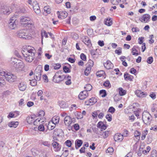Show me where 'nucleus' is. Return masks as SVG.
<instances>
[{
    "mask_svg": "<svg viewBox=\"0 0 157 157\" xmlns=\"http://www.w3.org/2000/svg\"><path fill=\"white\" fill-rule=\"evenodd\" d=\"M83 142L82 140L77 139L75 141V147L76 149L80 147L82 145Z\"/></svg>",
    "mask_w": 157,
    "mask_h": 157,
    "instance_id": "21",
    "label": "nucleus"
},
{
    "mask_svg": "<svg viewBox=\"0 0 157 157\" xmlns=\"http://www.w3.org/2000/svg\"><path fill=\"white\" fill-rule=\"evenodd\" d=\"M30 82V84L32 86H35L36 85L37 82L36 80H37L35 78L34 79H33Z\"/></svg>",
    "mask_w": 157,
    "mask_h": 157,
    "instance_id": "37",
    "label": "nucleus"
},
{
    "mask_svg": "<svg viewBox=\"0 0 157 157\" xmlns=\"http://www.w3.org/2000/svg\"><path fill=\"white\" fill-rule=\"evenodd\" d=\"M150 18V16L149 14H146L143 15L141 18V22H146L149 21V19Z\"/></svg>",
    "mask_w": 157,
    "mask_h": 157,
    "instance_id": "19",
    "label": "nucleus"
},
{
    "mask_svg": "<svg viewBox=\"0 0 157 157\" xmlns=\"http://www.w3.org/2000/svg\"><path fill=\"white\" fill-rule=\"evenodd\" d=\"M20 22L22 24L26 25V26L29 25H32L33 24V22L31 20L30 17L26 16H21L20 17Z\"/></svg>",
    "mask_w": 157,
    "mask_h": 157,
    "instance_id": "4",
    "label": "nucleus"
},
{
    "mask_svg": "<svg viewBox=\"0 0 157 157\" xmlns=\"http://www.w3.org/2000/svg\"><path fill=\"white\" fill-rule=\"evenodd\" d=\"M63 69V71L65 73H69L71 72L70 70L66 66H64Z\"/></svg>",
    "mask_w": 157,
    "mask_h": 157,
    "instance_id": "41",
    "label": "nucleus"
},
{
    "mask_svg": "<svg viewBox=\"0 0 157 157\" xmlns=\"http://www.w3.org/2000/svg\"><path fill=\"white\" fill-rule=\"evenodd\" d=\"M100 94H102L101 97H105L107 95L106 91L105 90H102L100 91Z\"/></svg>",
    "mask_w": 157,
    "mask_h": 157,
    "instance_id": "39",
    "label": "nucleus"
},
{
    "mask_svg": "<svg viewBox=\"0 0 157 157\" xmlns=\"http://www.w3.org/2000/svg\"><path fill=\"white\" fill-rule=\"evenodd\" d=\"M52 125L51 123H49L48 124V128L49 130H52L56 126V124L52 123Z\"/></svg>",
    "mask_w": 157,
    "mask_h": 157,
    "instance_id": "32",
    "label": "nucleus"
},
{
    "mask_svg": "<svg viewBox=\"0 0 157 157\" xmlns=\"http://www.w3.org/2000/svg\"><path fill=\"white\" fill-rule=\"evenodd\" d=\"M34 116V117H27L26 120L27 122L29 124H32L33 123Z\"/></svg>",
    "mask_w": 157,
    "mask_h": 157,
    "instance_id": "24",
    "label": "nucleus"
},
{
    "mask_svg": "<svg viewBox=\"0 0 157 157\" xmlns=\"http://www.w3.org/2000/svg\"><path fill=\"white\" fill-rule=\"evenodd\" d=\"M59 105L60 106L63 108L67 107L68 106L66 104L64 101H61L60 102Z\"/></svg>",
    "mask_w": 157,
    "mask_h": 157,
    "instance_id": "35",
    "label": "nucleus"
},
{
    "mask_svg": "<svg viewBox=\"0 0 157 157\" xmlns=\"http://www.w3.org/2000/svg\"><path fill=\"white\" fill-rule=\"evenodd\" d=\"M9 82H13L16 78V76L10 73H7L4 75V77Z\"/></svg>",
    "mask_w": 157,
    "mask_h": 157,
    "instance_id": "6",
    "label": "nucleus"
},
{
    "mask_svg": "<svg viewBox=\"0 0 157 157\" xmlns=\"http://www.w3.org/2000/svg\"><path fill=\"white\" fill-rule=\"evenodd\" d=\"M71 36L74 39H77L78 38V34L74 33H72Z\"/></svg>",
    "mask_w": 157,
    "mask_h": 157,
    "instance_id": "54",
    "label": "nucleus"
},
{
    "mask_svg": "<svg viewBox=\"0 0 157 157\" xmlns=\"http://www.w3.org/2000/svg\"><path fill=\"white\" fill-rule=\"evenodd\" d=\"M84 88L86 90L85 91L87 92L88 91H90L92 89V87L90 84H86Z\"/></svg>",
    "mask_w": 157,
    "mask_h": 157,
    "instance_id": "33",
    "label": "nucleus"
},
{
    "mask_svg": "<svg viewBox=\"0 0 157 157\" xmlns=\"http://www.w3.org/2000/svg\"><path fill=\"white\" fill-rule=\"evenodd\" d=\"M44 115V112L43 111H40L38 113V116L43 117Z\"/></svg>",
    "mask_w": 157,
    "mask_h": 157,
    "instance_id": "60",
    "label": "nucleus"
},
{
    "mask_svg": "<svg viewBox=\"0 0 157 157\" xmlns=\"http://www.w3.org/2000/svg\"><path fill=\"white\" fill-rule=\"evenodd\" d=\"M140 133L137 131H136L134 133V136L138 137L139 136L140 137Z\"/></svg>",
    "mask_w": 157,
    "mask_h": 157,
    "instance_id": "56",
    "label": "nucleus"
},
{
    "mask_svg": "<svg viewBox=\"0 0 157 157\" xmlns=\"http://www.w3.org/2000/svg\"><path fill=\"white\" fill-rule=\"evenodd\" d=\"M88 96L87 92L86 91L81 92L78 96V98L80 100H83L86 98Z\"/></svg>",
    "mask_w": 157,
    "mask_h": 157,
    "instance_id": "16",
    "label": "nucleus"
},
{
    "mask_svg": "<svg viewBox=\"0 0 157 157\" xmlns=\"http://www.w3.org/2000/svg\"><path fill=\"white\" fill-rule=\"evenodd\" d=\"M17 21H16L15 19H12L11 20H10L8 25L9 28L11 29H15L17 27Z\"/></svg>",
    "mask_w": 157,
    "mask_h": 157,
    "instance_id": "8",
    "label": "nucleus"
},
{
    "mask_svg": "<svg viewBox=\"0 0 157 157\" xmlns=\"http://www.w3.org/2000/svg\"><path fill=\"white\" fill-rule=\"evenodd\" d=\"M106 151L108 152L111 153L113 151V149L112 147H109L107 149Z\"/></svg>",
    "mask_w": 157,
    "mask_h": 157,
    "instance_id": "64",
    "label": "nucleus"
},
{
    "mask_svg": "<svg viewBox=\"0 0 157 157\" xmlns=\"http://www.w3.org/2000/svg\"><path fill=\"white\" fill-rule=\"evenodd\" d=\"M17 36L19 38L25 39H30L31 36L29 35L28 30L25 29H21L17 32Z\"/></svg>",
    "mask_w": 157,
    "mask_h": 157,
    "instance_id": "2",
    "label": "nucleus"
},
{
    "mask_svg": "<svg viewBox=\"0 0 157 157\" xmlns=\"http://www.w3.org/2000/svg\"><path fill=\"white\" fill-rule=\"evenodd\" d=\"M59 118L58 117H53L52 120V123L55 124L59 122Z\"/></svg>",
    "mask_w": 157,
    "mask_h": 157,
    "instance_id": "27",
    "label": "nucleus"
},
{
    "mask_svg": "<svg viewBox=\"0 0 157 157\" xmlns=\"http://www.w3.org/2000/svg\"><path fill=\"white\" fill-rule=\"evenodd\" d=\"M135 94L138 97L142 98L145 97L147 95V93H144L139 90H136L135 91Z\"/></svg>",
    "mask_w": 157,
    "mask_h": 157,
    "instance_id": "14",
    "label": "nucleus"
},
{
    "mask_svg": "<svg viewBox=\"0 0 157 157\" xmlns=\"http://www.w3.org/2000/svg\"><path fill=\"white\" fill-rule=\"evenodd\" d=\"M64 122L65 125L70 126L72 122L71 118L69 116H66L64 119Z\"/></svg>",
    "mask_w": 157,
    "mask_h": 157,
    "instance_id": "17",
    "label": "nucleus"
},
{
    "mask_svg": "<svg viewBox=\"0 0 157 157\" xmlns=\"http://www.w3.org/2000/svg\"><path fill=\"white\" fill-rule=\"evenodd\" d=\"M57 14L58 15V17L61 19H63L67 17L68 13L66 12H57Z\"/></svg>",
    "mask_w": 157,
    "mask_h": 157,
    "instance_id": "15",
    "label": "nucleus"
},
{
    "mask_svg": "<svg viewBox=\"0 0 157 157\" xmlns=\"http://www.w3.org/2000/svg\"><path fill=\"white\" fill-rule=\"evenodd\" d=\"M1 13L4 14L9 15L12 12V10L10 8L6 6H3L1 8Z\"/></svg>",
    "mask_w": 157,
    "mask_h": 157,
    "instance_id": "10",
    "label": "nucleus"
},
{
    "mask_svg": "<svg viewBox=\"0 0 157 157\" xmlns=\"http://www.w3.org/2000/svg\"><path fill=\"white\" fill-rule=\"evenodd\" d=\"M44 10L45 12H46L48 14H49L51 13V9L48 6H44Z\"/></svg>",
    "mask_w": 157,
    "mask_h": 157,
    "instance_id": "42",
    "label": "nucleus"
},
{
    "mask_svg": "<svg viewBox=\"0 0 157 157\" xmlns=\"http://www.w3.org/2000/svg\"><path fill=\"white\" fill-rule=\"evenodd\" d=\"M77 118L78 119H81L83 117V115L80 113H77Z\"/></svg>",
    "mask_w": 157,
    "mask_h": 157,
    "instance_id": "57",
    "label": "nucleus"
},
{
    "mask_svg": "<svg viewBox=\"0 0 157 157\" xmlns=\"http://www.w3.org/2000/svg\"><path fill=\"white\" fill-rule=\"evenodd\" d=\"M65 143L66 145L68 147H70L71 146L72 143L71 141L70 140H67Z\"/></svg>",
    "mask_w": 157,
    "mask_h": 157,
    "instance_id": "46",
    "label": "nucleus"
},
{
    "mask_svg": "<svg viewBox=\"0 0 157 157\" xmlns=\"http://www.w3.org/2000/svg\"><path fill=\"white\" fill-rule=\"evenodd\" d=\"M132 53L133 55L137 56L139 55L138 53L136 52H137V50L136 49L135 47L134 46V47H133V48H132Z\"/></svg>",
    "mask_w": 157,
    "mask_h": 157,
    "instance_id": "34",
    "label": "nucleus"
},
{
    "mask_svg": "<svg viewBox=\"0 0 157 157\" xmlns=\"http://www.w3.org/2000/svg\"><path fill=\"white\" fill-rule=\"evenodd\" d=\"M19 89L21 91L25 90L27 87L26 83L24 82H21L18 85Z\"/></svg>",
    "mask_w": 157,
    "mask_h": 157,
    "instance_id": "13",
    "label": "nucleus"
},
{
    "mask_svg": "<svg viewBox=\"0 0 157 157\" xmlns=\"http://www.w3.org/2000/svg\"><path fill=\"white\" fill-rule=\"evenodd\" d=\"M103 122L100 121L98 122L97 124V127L98 128H100V127L103 125Z\"/></svg>",
    "mask_w": 157,
    "mask_h": 157,
    "instance_id": "63",
    "label": "nucleus"
},
{
    "mask_svg": "<svg viewBox=\"0 0 157 157\" xmlns=\"http://www.w3.org/2000/svg\"><path fill=\"white\" fill-rule=\"evenodd\" d=\"M34 50L30 48L29 46L23 48L21 52L25 60L27 62H31L34 58L35 54L33 52Z\"/></svg>",
    "mask_w": 157,
    "mask_h": 157,
    "instance_id": "1",
    "label": "nucleus"
},
{
    "mask_svg": "<svg viewBox=\"0 0 157 157\" xmlns=\"http://www.w3.org/2000/svg\"><path fill=\"white\" fill-rule=\"evenodd\" d=\"M109 134V132L108 131H105L103 132L102 135L104 138H106L108 136Z\"/></svg>",
    "mask_w": 157,
    "mask_h": 157,
    "instance_id": "44",
    "label": "nucleus"
},
{
    "mask_svg": "<svg viewBox=\"0 0 157 157\" xmlns=\"http://www.w3.org/2000/svg\"><path fill=\"white\" fill-rule=\"evenodd\" d=\"M38 129L40 131H43L44 130V126L42 124L38 126Z\"/></svg>",
    "mask_w": 157,
    "mask_h": 157,
    "instance_id": "53",
    "label": "nucleus"
},
{
    "mask_svg": "<svg viewBox=\"0 0 157 157\" xmlns=\"http://www.w3.org/2000/svg\"><path fill=\"white\" fill-rule=\"evenodd\" d=\"M149 96L153 99H154L156 98V95L154 93H152L150 94Z\"/></svg>",
    "mask_w": 157,
    "mask_h": 157,
    "instance_id": "58",
    "label": "nucleus"
},
{
    "mask_svg": "<svg viewBox=\"0 0 157 157\" xmlns=\"http://www.w3.org/2000/svg\"><path fill=\"white\" fill-rule=\"evenodd\" d=\"M33 8L35 13L39 15L41 13V11L39 4L36 1H35L33 3Z\"/></svg>",
    "mask_w": 157,
    "mask_h": 157,
    "instance_id": "7",
    "label": "nucleus"
},
{
    "mask_svg": "<svg viewBox=\"0 0 157 157\" xmlns=\"http://www.w3.org/2000/svg\"><path fill=\"white\" fill-rule=\"evenodd\" d=\"M81 59L83 61H85L86 60V56L83 53H81L80 56Z\"/></svg>",
    "mask_w": 157,
    "mask_h": 157,
    "instance_id": "51",
    "label": "nucleus"
},
{
    "mask_svg": "<svg viewBox=\"0 0 157 157\" xmlns=\"http://www.w3.org/2000/svg\"><path fill=\"white\" fill-rule=\"evenodd\" d=\"M147 130L144 131V132H142L141 138L142 140H144L146 137V136L147 135Z\"/></svg>",
    "mask_w": 157,
    "mask_h": 157,
    "instance_id": "43",
    "label": "nucleus"
},
{
    "mask_svg": "<svg viewBox=\"0 0 157 157\" xmlns=\"http://www.w3.org/2000/svg\"><path fill=\"white\" fill-rule=\"evenodd\" d=\"M105 73V72L103 71H98L96 73V75L97 76L101 77Z\"/></svg>",
    "mask_w": 157,
    "mask_h": 157,
    "instance_id": "40",
    "label": "nucleus"
},
{
    "mask_svg": "<svg viewBox=\"0 0 157 157\" xmlns=\"http://www.w3.org/2000/svg\"><path fill=\"white\" fill-rule=\"evenodd\" d=\"M4 77H0V86H3L6 84V82L5 80Z\"/></svg>",
    "mask_w": 157,
    "mask_h": 157,
    "instance_id": "29",
    "label": "nucleus"
},
{
    "mask_svg": "<svg viewBox=\"0 0 157 157\" xmlns=\"http://www.w3.org/2000/svg\"><path fill=\"white\" fill-rule=\"evenodd\" d=\"M60 73V72H58L55 74L53 78L54 82L58 83L62 81L61 76L59 75Z\"/></svg>",
    "mask_w": 157,
    "mask_h": 157,
    "instance_id": "9",
    "label": "nucleus"
},
{
    "mask_svg": "<svg viewBox=\"0 0 157 157\" xmlns=\"http://www.w3.org/2000/svg\"><path fill=\"white\" fill-rule=\"evenodd\" d=\"M119 50H116L115 51V52L118 55L121 54L122 53L121 49V48H119Z\"/></svg>",
    "mask_w": 157,
    "mask_h": 157,
    "instance_id": "55",
    "label": "nucleus"
},
{
    "mask_svg": "<svg viewBox=\"0 0 157 157\" xmlns=\"http://www.w3.org/2000/svg\"><path fill=\"white\" fill-rule=\"evenodd\" d=\"M15 117V114L11 112H10L7 116V117L8 118H10L14 117Z\"/></svg>",
    "mask_w": 157,
    "mask_h": 157,
    "instance_id": "59",
    "label": "nucleus"
},
{
    "mask_svg": "<svg viewBox=\"0 0 157 157\" xmlns=\"http://www.w3.org/2000/svg\"><path fill=\"white\" fill-rule=\"evenodd\" d=\"M119 92L120 96L124 95L126 94V91L121 87L119 88Z\"/></svg>",
    "mask_w": 157,
    "mask_h": 157,
    "instance_id": "28",
    "label": "nucleus"
},
{
    "mask_svg": "<svg viewBox=\"0 0 157 157\" xmlns=\"http://www.w3.org/2000/svg\"><path fill=\"white\" fill-rule=\"evenodd\" d=\"M124 136L121 134L117 133L114 136V139L115 141L118 142H121L123 139Z\"/></svg>",
    "mask_w": 157,
    "mask_h": 157,
    "instance_id": "12",
    "label": "nucleus"
},
{
    "mask_svg": "<svg viewBox=\"0 0 157 157\" xmlns=\"http://www.w3.org/2000/svg\"><path fill=\"white\" fill-rule=\"evenodd\" d=\"M106 118L109 121H111L112 120V116L110 114H107L105 116Z\"/></svg>",
    "mask_w": 157,
    "mask_h": 157,
    "instance_id": "47",
    "label": "nucleus"
},
{
    "mask_svg": "<svg viewBox=\"0 0 157 157\" xmlns=\"http://www.w3.org/2000/svg\"><path fill=\"white\" fill-rule=\"evenodd\" d=\"M61 67V65L59 63L56 64V65L54 66L55 69H59Z\"/></svg>",
    "mask_w": 157,
    "mask_h": 157,
    "instance_id": "61",
    "label": "nucleus"
},
{
    "mask_svg": "<svg viewBox=\"0 0 157 157\" xmlns=\"http://www.w3.org/2000/svg\"><path fill=\"white\" fill-rule=\"evenodd\" d=\"M105 24L108 26H111L112 24V20L111 18H107L105 21Z\"/></svg>",
    "mask_w": 157,
    "mask_h": 157,
    "instance_id": "30",
    "label": "nucleus"
},
{
    "mask_svg": "<svg viewBox=\"0 0 157 157\" xmlns=\"http://www.w3.org/2000/svg\"><path fill=\"white\" fill-rule=\"evenodd\" d=\"M52 145L55 151H58L60 150L61 148V146L57 142L54 141L52 143Z\"/></svg>",
    "mask_w": 157,
    "mask_h": 157,
    "instance_id": "11",
    "label": "nucleus"
},
{
    "mask_svg": "<svg viewBox=\"0 0 157 157\" xmlns=\"http://www.w3.org/2000/svg\"><path fill=\"white\" fill-rule=\"evenodd\" d=\"M42 72V68L40 67H37L35 69L34 75L38 81H40V80Z\"/></svg>",
    "mask_w": 157,
    "mask_h": 157,
    "instance_id": "5",
    "label": "nucleus"
},
{
    "mask_svg": "<svg viewBox=\"0 0 157 157\" xmlns=\"http://www.w3.org/2000/svg\"><path fill=\"white\" fill-rule=\"evenodd\" d=\"M19 59L14 58H12L11 59V61L12 62V64H16L17 63V62L18 61Z\"/></svg>",
    "mask_w": 157,
    "mask_h": 157,
    "instance_id": "52",
    "label": "nucleus"
},
{
    "mask_svg": "<svg viewBox=\"0 0 157 157\" xmlns=\"http://www.w3.org/2000/svg\"><path fill=\"white\" fill-rule=\"evenodd\" d=\"M105 67L107 69H109L112 68L113 67V65L109 61H107L106 63L104 64Z\"/></svg>",
    "mask_w": 157,
    "mask_h": 157,
    "instance_id": "20",
    "label": "nucleus"
},
{
    "mask_svg": "<svg viewBox=\"0 0 157 157\" xmlns=\"http://www.w3.org/2000/svg\"><path fill=\"white\" fill-rule=\"evenodd\" d=\"M82 41L88 47H91L92 44L91 42V40L89 39L87 36H85L84 38L83 39Z\"/></svg>",
    "mask_w": 157,
    "mask_h": 157,
    "instance_id": "18",
    "label": "nucleus"
},
{
    "mask_svg": "<svg viewBox=\"0 0 157 157\" xmlns=\"http://www.w3.org/2000/svg\"><path fill=\"white\" fill-rule=\"evenodd\" d=\"M124 79L126 80H129L132 81L133 79V77L132 76L129 75L128 73H125L124 74Z\"/></svg>",
    "mask_w": 157,
    "mask_h": 157,
    "instance_id": "23",
    "label": "nucleus"
},
{
    "mask_svg": "<svg viewBox=\"0 0 157 157\" xmlns=\"http://www.w3.org/2000/svg\"><path fill=\"white\" fill-rule=\"evenodd\" d=\"M91 70V67H88L87 66V67L86 68L84 72L85 75H86L87 76L90 73Z\"/></svg>",
    "mask_w": 157,
    "mask_h": 157,
    "instance_id": "38",
    "label": "nucleus"
},
{
    "mask_svg": "<svg viewBox=\"0 0 157 157\" xmlns=\"http://www.w3.org/2000/svg\"><path fill=\"white\" fill-rule=\"evenodd\" d=\"M153 61V58L152 57H149L147 59V62L149 64H151Z\"/></svg>",
    "mask_w": 157,
    "mask_h": 157,
    "instance_id": "45",
    "label": "nucleus"
},
{
    "mask_svg": "<svg viewBox=\"0 0 157 157\" xmlns=\"http://www.w3.org/2000/svg\"><path fill=\"white\" fill-rule=\"evenodd\" d=\"M142 118L144 123L147 125H149L152 120L151 116L147 113H143Z\"/></svg>",
    "mask_w": 157,
    "mask_h": 157,
    "instance_id": "3",
    "label": "nucleus"
},
{
    "mask_svg": "<svg viewBox=\"0 0 157 157\" xmlns=\"http://www.w3.org/2000/svg\"><path fill=\"white\" fill-rule=\"evenodd\" d=\"M103 86L108 88H110L111 87V85L109 80H107L103 83Z\"/></svg>",
    "mask_w": 157,
    "mask_h": 157,
    "instance_id": "36",
    "label": "nucleus"
},
{
    "mask_svg": "<svg viewBox=\"0 0 157 157\" xmlns=\"http://www.w3.org/2000/svg\"><path fill=\"white\" fill-rule=\"evenodd\" d=\"M96 99L94 98H90L89 100V101L90 105H92L95 104L97 101Z\"/></svg>",
    "mask_w": 157,
    "mask_h": 157,
    "instance_id": "31",
    "label": "nucleus"
},
{
    "mask_svg": "<svg viewBox=\"0 0 157 157\" xmlns=\"http://www.w3.org/2000/svg\"><path fill=\"white\" fill-rule=\"evenodd\" d=\"M42 144L44 146H47L48 147H49L50 146V143H49L48 141H43L42 142Z\"/></svg>",
    "mask_w": 157,
    "mask_h": 157,
    "instance_id": "50",
    "label": "nucleus"
},
{
    "mask_svg": "<svg viewBox=\"0 0 157 157\" xmlns=\"http://www.w3.org/2000/svg\"><path fill=\"white\" fill-rule=\"evenodd\" d=\"M19 123L17 121H12L9 124V126L10 127L16 128L18 125Z\"/></svg>",
    "mask_w": 157,
    "mask_h": 157,
    "instance_id": "25",
    "label": "nucleus"
},
{
    "mask_svg": "<svg viewBox=\"0 0 157 157\" xmlns=\"http://www.w3.org/2000/svg\"><path fill=\"white\" fill-rule=\"evenodd\" d=\"M43 78L45 80V82H48V77L46 75L44 74L43 75Z\"/></svg>",
    "mask_w": 157,
    "mask_h": 157,
    "instance_id": "62",
    "label": "nucleus"
},
{
    "mask_svg": "<svg viewBox=\"0 0 157 157\" xmlns=\"http://www.w3.org/2000/svg\"><path fill=\"white\" fill-rule=\"evenodd\" d=\"M23 64L22 61L20 60H19L17 63L16 64H13V66L15 68H18L19 67L22 68L23 67Z\"/></svg>",
    "mask_w": 157,
    "mask_h": 157,
    "instance_id": "22",
    "label": "nucleus"
},
{
    "mask_svg": "<svg viewBox=\"0 0 157 157\" xmlns=\"http://www.w3.org/2000/svg\"><path fill=\"white\" fill-rule=\"evenodd\" d=\"M87 66L90 67H92L94 65V62L92 60H89L87 64Z\"/></svg>",
    "mask_w": 157,
    "mask_h": 157,
    "instance_id": "48",
    "label": "nucleus"
},
{
    "mask_svg": "<svg viewBox=\"0 0 157 157\" xmlns=\"http://www.w3.org/2000/svg\"><path fill=\"white\" fill-rule=\"evenodd\" d=\"M108 111L112 113H113L115 112V109L113 107H110Z\"/></svg>",
    "mask_w": 157,
    "mask_h": 157,
    "instance_id": "49",
    "label": "nucleus"
},
{
    "mask_svg": "<svg viewBox=\"0 0 157 157\" xmlns=\"http://www.w3.org/2000/svg\"><path fill=\"white\" fill-rule=\"evenodd\" d=\"M110 2L113 5H118L119 3L120 2L121 0H110ZM126 0H123L122 2H125Z\"/></svg>",
    "mask_w": 157,
    "mask_h": 157,
    "instance_id": "26",
    "label": "nucleus"
}]
</instances>
